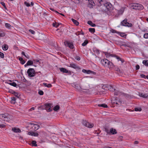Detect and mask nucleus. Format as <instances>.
<instances>
[{
	"label": "nucleus",
	"instance_id": "53",
	"mask_svg": "<svg viewBox=\"0 0 148 148\" xmlns=\"http://www.w3.org/2000/svg\"><path fill=\"white\" fill-rule=\"evenodd\" d=\"M75 59L78 60H79L80 59V58L79 57L77 56L75 58Z\"/></svg>",
	"mask_w": 148,
	"mask_h": 148
},
{
	"label": "nucleus",
	"instance_id": "5",
	"mask_svg": "<svg viewBox=\"0 0 148 148\" xmlns=\"http://www.w3.org/2000/svg\"><path fill=\"white\" fill-rule=\"evenodd\" d=\"M127 21V19H125L121 22V25L131 27L132 26V24L129 23Z\"/></svg>",
	"mask_w": 148,
	"mask_h": 148
},
{
	"label": "nucleus",
	"instance_id": "9",
	"mask_svg": "<svg viewBox=\"0 0 148 148\" xmlns=\"http://www.w3.org/2000/svg\"><path fill=\"white\" fill-rule=\"evenodd\" d=\"M65 46H68L71 49H73L74 48V45L73 44L68 41H65L64 42Z\"/></svg>",
	"mask_w": 148,
	"mask_h": 148
},
{
	"label": "nucleus",
	"instance_id": "24",
	"mask_svg": "<svg viewBox=\"0 0 148 148\" xmlns=\"http://www.w3.org/2000/svg\"><path fill=\"white\" fill-rule=\"evenodd\" d=\"M2 48L3 50L6 51L8 49V46L7 45H4L2 47Z\"/></svg>",
	"mask_w": 148,
	"mask_h": 148
},
{
	"label": "nucleus",
	"instance_id": "47",
	"mask_svg": "<svg viewBox=\"0 0 148 148\" xmlns=\"http://www.w3.org/2000/svg\"><path fill=\"white\" fill-rule=\"evenodd\" d=\"M0 56L1 58H3L4 56V54L0 52Z\"/></svg>",
	"mask_w": 148,
	"mask_h": 148
},
{
	"label": "nucleus",
	"instance_id": "28",
	"mask_svg": "<svg viewBox=\"0 0 148 148\" xmlns=\"http://www.w3.org/2000/svg\"><path fill=\"white\" fill-rule=\"evenodd\" d=\"M5 26L7 28L10 29L12 26L9 23H6L5 24Z\"/></svg>",
	"mask_w": 148,
	"mask_h": 148
},
{
	"label": "nucleus",
	"instance_id": "44",
	"mask_svg": "<svg viewBox=\"0 0 148 148\" xmlns=\"http://www.w3.org/2000/svg\"><path fill=\"white\" fill-rule=\"evenodd\" d=\"M38 94L40 95H42L44 94V92L42 90H40L38 91Z\"/></svg>",
	"mask_w": 148,
	"mask_h": 148
},
{
	"label": "nucleus",
	"instance_id": "45",
	"mask_svg": "<svg viewBox=\"0 0 148 148\" xmlns=\"http://www.w3.org/2000/svg\"><path fill=\"white\" fill-rule=\"evenodd\" d=\"M24 4L25 5H26V6L27 7H29L30 6V5L29 3H28L27 2H24Z\"/></svg>",
	"mask_w": 148,
	"mask_h": 148
},
{
	"label": "nucleus",
	"instance_id": "52",
	"mask_svg": "<svg viewBox=\"0 0 148 148\" xmlns=\"http://www.w3.org/2000/svg\"><path fill=\"white\" fill-rule=\"evenodd\" d=\"M120 35L122 37H124L126 35L124 33H121Z\"/></svg>",
	"mask_w": 148,
	"mask_h": 148
},
{
	"label": "nucleus",
	"instance_id": "50",
	"mask_svg": "<svg viewBox=\"0 0 148 148\" xmlns=\"http://www.w3.org/2000/svg\"><path fill=\"white\" fill-rule=\"evenodd\" d=\"M92 72V71L90 70H87L86 73L87 74H90Z\"/></svg>",
	"mask_w": 148,
	"mask_h": 148
},
{
	"label": "nucleus",
	"instance_id": "32",
	"mask_svg": "<svg viewBox=\"0 0 148 148\" xmlns=\"http://www.w3.org/2000/svg\"><path fill=\"white\" fill-rule=\"evenodd\" d=\"M122 103V101L121 100H117L116 99V105H121Z\"/></svg>",
	"mask_w": 148,
	"mask_h": 148
},
{
	"label": "nucleus",
	"instance_id": "40",
	"mask_svg": "<svg viewBox=\"0 0 148 148\" xmlns=\"http://www.w3.org/2000/svg\"><path fill=\"white\" fill-rule=\"evenodd\" d=\"M113 64L112 63L110 62V63H109L108 65L107 66V67H108L109 68H112L113 67Z\"/></svg>",
	"mask_w": 148,
	"mask_h": 148
},
{
	"label": "nucleus",
	"instance_id": "4",
	"mask_svg": "<svg viewBox=\"0 0 148 148\" xmlns=\"http://www.w3.org/2000/svg\"><path fill=\"white\" fill-rule=\"evenodd\" d=\"M10 116L6 114H0V118L4 120L5 121H9L8 118Z\"/></svg>",
	"mask_w": 148,
	"mask_h": 148
},
{
	"label": "nucleus",
	"instance_id": "42",
	"mask_svg": "<svg viewBox=\"0 0 148 148\" xmlns=\"http://www.w3.org/2000/svg\"><path fill=\"white\" fill-rule=\"evenodd\" d=\"M16 99L15 97H13L12 98L11 100L12 102L14 103H15Z\"/></svg>",
	"mask_w": 148,
	"mask_h": 148
},
{
	"label": "nucleus",
	"instance_id": "3",
	"mask_svg": "<svg viewBox=\"0 0 148 148\" xmlns=\"http://www.w3.org/2000/svg\"><path fill=\"white\" fill-rule=\"evenodd\" d=\"M102 88L106 90H108L112 91L115 90V89L112 86L106 85L103 86Z\"/></svg>",
	"mask_w": 148,
	"mask_h": 148
},
{
	"label": "nucleus",
	"instance_id": "57",
	"mask_svg": "<svg viewBox=\"0 0 148 148\" xmlns=\"http://www.w3.org/2000/svg\"><path fill=\"white\" fill-rule=\"evenodd\" d=\"M82 71L83 73H86L87 71V70H85V69H83L82 70Z\"/></svg>",
	"mask_w": 148,
	"mask_h": 148
},
{
	"label": "nucleus",
	"instance_id": "41",
	"mask_svg": "<svg viewBox=\"0 0 148 148\" xmlns=\"http://www.w3.org/2000/svg\"><path fill=\"white\" fill-rule=\"evenodd\" d=\"M5 35V33L2 32H0V37H3Z\"/></svg>",
	"mask_w": 148,
	"mask_h": 148
},
{
	"label": "nucleus",
	"instance_id": "8",
	"mask_svg": "<svg viewBox=\"0 0 148 148\" xmlns=\"http://www.w3.org/2000/svg\"><path fill=\"white\" fill-rule=\"evenodd\" d=\"M110 61L106 59H103L101 60V63L104 66H107L108 65Z\"/></svg>",
	"mask_w": 148,
	"mask_h": 148
},
{
	"label": "nucleus",
	"instance_id": "17",
	"mask_svg": "<svg viewBox=\"0 0 148 148\" xmlns=\"http://www.w3.org/2000/svg\"><path fill=\"white\" fill-rule=\"evenodd\" d=\"M33 62L32 61L29 60L27 61V63L25 65V66L26 67L27 66L32 65Z\"/></svg>",
	"mask_w": 148,
	"mask_h": 148
},
{
	"label": "nucleus",
	"instance_id": "49",
	"mask_svg": "<svg viewBox=\"0 0 148 148\" xmlns=\"http://www.w3.org/2000/svg\"><path fill=\"white\" fill-rule=\"evenodd\" d=\"M5 126V125L4 124H0V128H3Z\"/></svg>",
	"mask_w": 148,
	"mask_h": 148
},
{
	"label": "nucleus",
	"instance_id": "38",
	"mask_svg": "<svg viewBox=\"0 0 148 148\" xmlns=\"http://www.w3.org/2000/svg\"><path fill=\"white\" fill-rule=\"evenodd\" d=\"M21 54L22 55H24L26 58H28V59H29V56L28 55H26L25 54V53L24 52V51H22V53H21Z\"/></svg>",
	"mask_w": 148,
	"mask_h": 148
},
{
	"label": "nucleus",
	"instance_id": "25",
	"mask_svg": "<svg viewBox=\"0 0 148 148\" xmlns=\"http://www.w3.org/2000/svg\"><path fill=\"white\" fill-rule=\"evenodd\" d=\"M59 25L60 24L59 23H57L56 22L53 23L52 24L53 26L54 27H56V28L58 27Z\"/></svg>",
	"mask_w": 148,
	"mask_h": 148
},
{
	"label": "nucleus",
	"instance_id": "63",
	"mask_svg": "<svg viewBox=\"0 0 148 148\" xmlns=\"http://www.w3.org/2000/svg\"><path fill=\"white\" fill-rule=\"evenodd\" d=\"M55 12H56V13H59H59L58 12L56 11ZM59 14H60V15H61L62 16H64V14H62V13H59Z\"/></svg>",
	"mask_w": 148,
	"mask_h": 148
},
{
	"label": "nucleus",
	"instance_id": "60",
	"mask_svg": "<svg viewBox=\"0 0 148 148\" xmlns=\"http://www.w3.org/2000/svg\"><path fill=\"white\" fill-rule=\"evenodd\" d=\"M1 3L4 7V8L6 7V6L5 5V4L3 2H1Z\"/></svg>",
	"mask_w": 148,
	"mask_h": 148
},
{
	"label": "nucleus",
	"instance_id": "2",
	"mask_svg": "<svg viewBox=\"0 0 148 148\" xmlns=\"http://www.w3.org/2000/svg\"><path fill=\"white\" fill-rule=\"evenodd\" d=\"M27 73L28 74L29 76L30 77H33L34 76L35 74V72L34 69H29L27 71Z\"/></svg>",
	"mask_w": 148,
	"mask_h": 148
},
{
	"label": "nucleus",
	"instance_id": "39",
	"mask_svg": "<svg viewBox=\"0 0 148 148\" xmlns=\"http://www.w3.org/2000/svg\"><path fill=\"white\" fill-rule=\"evenodd\" d=\"M142 109L140 108H134V110L135 111H140Z\"/></svg>",
	"mask_w": 148,
	"mask_h": 148
},
{
	"label": "nucleus",
	"instance_id": "20",
	"mask_svg": "<svg viewBox=\"0 0 148 148\" xmlns=\"http://www.w3.org/2000/svg\"><path fill=\"white\" fill-rule=\"evenodd\" d=\"M9 82H8V84L14 87H16V86L17 84L15 82H12L11 81H9Z\"/></svg>",
	"mask_w": 148,
	"mask_h": 148
},
{
	"label": "nucleus",
	"instance_id": "36",
	"mask_svg": "<svg viewBox=\"0 0 148 148\" xmlns=\"http://www.w3.org/2000/svg\"><path fill=\"white\" fill-rule=\"evenodd\" d=\"M89 31L90 32H91L92 33H93L95 32V28H90L89 29Z\"/></svg>",
	"mask_w": 148,
	"mask_h": 148
},
{
	"label": "nucleus",
	"instance_id": "46",
	"mask_svg": "<svg viewBox=\"0 0 148 148\" xmlns=\"http://www.w3.org/2000/svg\"><path fill=\"white\" fill-rule=\"evenodd\" d=\"M120 94V92L119 91H116L114 93V95H119Z\"/></svg>",
	"mask_w": 148,
	"mask_h": 148
},
{
	"label": "nucleus",
	"instance_id": "19",
	"mask_svg": "<svg viewBox=\"0 0 148 148\" xmlns=\"http://www.w3.org/2000/svg\"><path fill=\"white\" fill-rule=\"evenodd\" d=\"M69 67L73 68L74 69H76L78 68V66L76 64L73 63L70 64Z\"/></svg>",
	"mask_w": 148,
	"mask_h": 148
},
{
	"label": "nucleus",
	"instance_id": "21",
	"mask_svg": "<svg viewBox=\"0 0 148 148\" xmlns=\"http://www.w3.org/2000/svg\"><path fill=\"white\" fill-rule=\"evenodd\" d=\"M87 23L88 24L90 25L92 27H94L96 26V25L95 24L93 23L91 21H88L87 22Z\"/></svg>",
	"mask_w": 148,
	"mask_h": 148
},
{
	"label": "nucleus",
	"instance_id": "56",
	"mask_svg": "<svg viewBox=\"0 0 148 148\" xmlns=\"http://www.w3.org/2000/svg\"><path fill=\"white\" fill-rule=\"evenodd\" d=\"M34 60V63H36V62H39V60H37V59H36V60Z\"/></svg>",
	"mask_w": 148,
	"mask_h": 148
},
{
	"label": "nucleus",
	"instance_id": "1",
	"mask_svg": "<svg viewBox=\"0 0 148 148\" xmlns=\"http://www.w3.org/2000/svg\"><path fill=\"white\" fill-rule=\"evenodd\" d=\"M131 8L135 10H142L143 7V5L139 3H134L131 5Z\"/></svg>",
	"mask_w": 148,
	"mask_h": 148
},
{
	"label": "nucleus",
	"instance_id": "12",
	"mask_svg": "<svg viewBox=\"0 0 148 148\" xmlns=\"http://www.w3.org/2000/svg\"><path fill=\"white\" fill-rule=\"evenodd\" d=\"M31 124L32 125V127L33 129L35 130H37L39 128L40 126L38 125L34 124V123H31Z\"/></svg>",
	"mask_w": 148,
	"mask_h": 148
},
{
	"label": "nucleus",
	"instance_id": "37",
	"mask_svg": "<svg viewBox=\"0 0 148 148\" xmlns=\"http://www.w3.org/2000/svg\"><path fill=\"white\" fill-rule=\"evenodd\" d=\"M12 93L14 94L15 96L17 97L18 98V97L19 96L18 93L16 92H15V91H13Z\"/></svg>",
	"mask_w": 148,
	"mask_h": 148
},
{
	"label": "nucleus",
	"instance_id": "51",
	"mask_svg": "<svg viewBox=\"0 0 148 148\" xmlns=\"http://www.w3.org/2000/svg\"><path fill=\"white\" fill-rule=\"evenodd\" d=\"M136 70H138V69H139L140 68L138 64L136 66Z\"/></svg>",
	"mask_w": 148,
	"mask_h": 148
},
{
	"label": "nucleus",
	"instance_id": "29",
	"mask_svg": "<svg viewBox=\"0 0 148 148\" xmlns=\"http://www.w3.org/2000/svg\"><path fill=\"white\" fill-rule=\"evenodd\" d=\"M98 106L99 107H103V108H105L108 107L107 105L106 104H104V103L101 104H99L98 105Z\"/></svg>",
	"mask_w": 148,
	"mask_h": 148
},
{
	"label": "nucleus",
	"instance_id": "23",
	"mask_svg": "<svg viewBox=\"0 0 148 148\" xmlns=\"http://www.w3.org/2000/svg\"><path fill=\"white\" fill-rule=\"evenodd\" d=\"M43 85L45 87H47L48 88H51L52 86V85L51 84H48L45 83H43Z\"/></svg>",
	"mask_w": 148,
	"mask_h": 148
},
{
	"label": "nucleus",
	"instance_id": "15",
	"mask_svg": "<svg viewBox=\"0 0 148 148\" xmlns=\"http://www.w3.org/2000/svg\"><path fill=\"white\" fill-rule=\"evenodd\" d=\"M12 130L15 133H20L21 132V130L19 128L13 127L12 128Z\"/></svg>",
	"mask_w": 148,
	"mask_h": 148
},
{
	"label": "nucleus",
	"instance_id": "13",
	"mask_svg": "<svg viewBox=\"0 0 148 148\" xmlns=\"http://www.w3.org/2000/svg\"><path fill=\"white\" fill-rule=\"evenodd\" d=\"M59 69L61 72L63 73H71L70 71H68L66 69L63 67L60 68Z\"/></svg>",
	"mask_w": 148,
	"mask_h": 148
},
{
	"label": "nucleus",
	"instance_id": "7",
	"mask_svg": "<svg viewBox=\"0 0 148 148\" xmlns=\"http://www.w3.org/2000/svg\"><path fill=\"white\" fill-rule=\"evenodd\" d=\"M45 109L47 112H50L52 110L51 108L52 105L51 103H46L44 105Z\"/></svg>",
	"mask_w": 148,
	"mask_h": 148
},
{
	"label": "nucleus",
	"instance_id": "10",
	"mask_svg": "<svg viewBox=\"0 0 148 148\" xmlns=\"http://www.w3.org/2000/svg\"><path fill=\"white\" fill-rule=\"evenodd\" d=\"M88 2V7L90 8H92L93 7L95 6V4L93 0H89Z\"/></svg>",
	"mask_w": 148,
	"mask_h": 148
},
{
	"label": "nucleus",
	"instance_id": "62",
	"mask_svg": "<svg viewBox=\"0 0 148 148\" xmlns=\"http://www.w3.org/2000/svg\"><path fill=\"white\" fill-rule=\"evenodd\" d=\"M138 141H134V143L135 144H138Z\"/></svg>",
	"mask_w": 148,
	"mask_h": 148
},
{
	"label": "nucleus",
	"instance_id": "34",
	"mask_svg": "<svg viewBox=\"0 0 148 148\" xmlns=\"http://www.w3.org/2000/svg\"><path fill=\"white\" fill-rule=\"evenodd\" d=\"M59 106L58 105H56L53 108V110L54 111H56L59 109Z\"/></svg>",
	"mask_w": 148,
	"mask_h": 148
},
{
	"label": "nucleus",
	"instance_id": "31",
	"mask_svg": "<svg viewBox=\"0 0 148 148\" xmlns=\"http://www.w3.org/2000/svg\"><path fill=\"white\" fill-rule=\"evenodd\" d=\"M115 57L116 59H117L118 61L120 60L121 61L122 63L124 62V61L123 60L121 59L119 57L117 56H115Z\"/></svg>",
	"mask_w": 148,
	"mask_h": 148
},
{
	"label": "nucleus",
	"instance_id": "33",
	"mask_svg": "<svg viewBox=\"0 0 148 148\" xmlns=\"http://www.w3.org/2000/svg\"><path fill=\"white\" fill-rule=\"evenodd\" d=\"M19 60L21 61V63L22 64H23L25 63V60H23V58H19Z\"/></svg>",
	"mask_w": 148,
	"mask_h": 148
},
{
	"label": "nucleus",
	"instance_id": "30",
	"mask_svg": "<svg viewBox=\"0 0 148 148\" xmlns=\"http://www.w3.org/2000/svg\"><path fill=\"white\" fill-rule=\"evenodd\" d=\"M36 142L35 140H33L32 142V146L36 147L37 145L36 144Z\"/></svg>",
	"mask_w": 148,
	"mask_h": 148
},
{
	"label": "nucleus",
	"instance_id": "58",
	"mask_svg": "<svg viewBox=\"0 0 148 148\" xmlns=\"http://www.w3.org/2000/svg\"><path fill=\"white\" fill-rule=\"evenodd\" d=\"M35 108H34V107H32L29 110V111H32L33 110H34Z\"/></svg>",
	"mask_w": 148,
	"mask_h": 148
},
{
	"label": "nucleus",
	"instance_id": "26",
	"mask_svg": "<svg viewBox=\"0 0 148 148\" xmlns=\"http://www.w3.org/2000/svg\"><path fill=\"white\" fill-rule=\"evenodd\" d=\"M111 101L112 103L113 104H116V99L114 97H113L111 99Z\"/></svg>",
	"mask_w": 148,
	"mask_h": 148
},
{
	"label": "nucleus",
	"instance_id": "35",
	"mask_svg": "<svg viewBox=\"0 0 148 148\" xmlns=\"http://www.w3.org/2000/svg\"><path fill=\"white\" fill-rule=\"evenodd\" d=\"M88 43V41L87 40H85L84 42L82 44V45L83 46H85Z\"/></svg>",
	"mask_w": 148,
	"mask_h": 148
},
{
	"label": "nucleus",
	"instance_id": "11",
	"mask_svg": "<svg viewBox=\"0 0 148 148\" xmlns=\"http://www.w3.org/2000/svg\"><path fill=\"white\" fill-rule=\"evenodd\" d=\"M73 86L76 88L78 91H79L82 88L80 85L79 84H74L73 85Z\"/></svg>",
	"mask_w": 148,
	"mask_h": 148
},
{
	"label": "nucleus",
	"instance_id": "14",
	"mask_svg": "<svg viewBox=\"0 0 148 148\" xmlns=\"http://www.w3.org/2000/svg\"><path fill=\"white\" fill-rule=\"evenodd\" d=\"M28 134L29 135L35 136H37L38 135V133L31 132H29Z\"/></svg>",
	"mask_w": 148,
	"mask_h": 148
},
{
	"label": "nucleus",
	"instance_id": "6",
	"mask_svg": "<svg viewBox=\"0 0 148 148\" xmlns=\"http://www.w3.org/2000/svg\"><path fill=\"white\" fill-rule=\"evenodd\" d=\"M82 124L86 127L90 128H92L94 126L93 124L89 123L87 122L86 121H82Z\"/></svg>",
	"mask_w": 148,
	"mask_h": 148
},
{
	"label": "nucleus",
	"instance_id": "55",
	"mask_svg": "<svg viewBox=\"0 0 148 148\" xmlns=\"http://www.w3.org/2000/svg\"><path fill=\"white\" fill-rule=\"evenodd\" d=\"M123 138V137L122 136H120L119 137V139L121 140H122Z\"/></svg>",
	"mask_w": 148,
	"mask_h": 148
},
{
	"label": "nucleus",
	"instance_id": "16",
	"mask_svg": "<svg viewBox=\"0 0 148 148\" xmlns=\"http://www.w3.org/2000/svg\"><path fill=\"white\" fill-rule=\"evenodd\" d=\"M110 132L112 134H115L117 133L115 129L113 128H111L110 129Z\"/></svg>",
	"mask_w": 148,
	"mask_h": 148
},
{
	"label": "nucleus",
	"instance_id": "61",
	"mask_svg": "<svg viewBox=\"0 0 148 148\" xmlns=\"http://www.w3.org/2000/svg\"><path fill=\"white\" fill-rule=\"evenodd\" d=\"M105 55L106 56H109V54L108 53H106Z\"/></svg>",
	"mask_w": 148,
	"mask_h": 148
},
{
	"label": "nucleus",
	"instance_id": "59",
	"mask_svg": "<svg viewBox=\"0 0 148 148\" xmlns=\"http://www.w3.org/2000/svg\"><path fill=\"white\" fill-rule=\"evenodd\" d=\"M111 32L112 33H116V31L115 30H113V29H112L111 30Z\"/></svg>",
	"mask_w": 148,
	"mask_h": 148
},
{
	"label": "nucleus",
	"instance_id": "27",
	"mask_svg": "<svg viewBox=\"0 0 148 148\" xmlns=\"http://www.w3.org/2000/svg\"><path fill=\"white\" fill-rule=\"evenodd\" d=\"M143 63L145 66H148V60H144L143 61Z\"/></svg>",
	"mask_w": 148,
	"mask_h": 148
},
{
	"label": "nucleus",
	"instance_id": "64",
	"mask_svg": "<svg viewBox=\"0 0 148 148\" xmlns=\"http://www.w3.org/2000/svg\"><path fill=\"white\" fill-rule=\"evenodd\" d=\"M79 32L81 34H82V35H84V33L82 32V30L80 32Z\"/></svg>",
	"mask_w": 148,
	"mask_h": 148
},
{
	"label": "nucleus",
	"instance_id": "54",
	"mask_svg": "<svg viewBox=\"0 0 148 148\" xmlns=\"http://www.w3.org/2000/svg\"><path fill=\"white\" fill-rule=\"evenodd\" d=\"M140 76L141 77L143 78H145L146 77L145 75L144 74H141L140 75Z\"/></svg>",
	"mask_w": 148,
	"mask_h": 148
},
{
	"label": "nucleus",
	"instance_id": "22",
	"mask_svg": "<svg viewBox=\"0 0 148 148\" xmlns=\"http://www.w3.org/2000/svg\"><path fill=\"white\" fill-rule=\"evenodd\" d=\"M71 20L73 23L76 26H77L79 25V23L77 20L74 19L73 18H72L71 19Z\"/></svg>",
	"mask_w": 148,
	"mask_h": 148
},
{
	"label": "nucleus",
	"instance_id": "48",
	"mask_svg": "<svg viewBox=\"0 0 148 148\" xmlns=\"http://www.w3.org/2000/svg\"><path fill=\"white\" fill-rule=\"evenodd\" d=\"M29 31L32 34H34L35 33V32L32 29H29Z\"/></svg>",
	"mask_w": 148,
	"mask_h": 148
},
{
	"label": "nucleus",
	"instance_id": "18",
	"mask_svg": "<svg viewBox=\"0 0 148 148\" xmlns=\"http://www.w3.org/2000/svg\"><path fill=\"white\" fill-rule=\"evenodd\" d=\"M139 95L142 97L148 99V95L147 94L143 93H141L139 94Z\"/></svg>",
	"mask_w": 148,
	"mask_h": 148
},
{
	"label": "nucleus",
	"instance_id": "43",
	"mask_svg": "<svg viewBox=\"0 0 148 148\" xmlns=\"http://www.w3.org/2000/svg\"><path fill=\"white\" fill-rule=\"evenodd\" d=\"M144 37L145 38H148V33H145L144 34Z\"/></svg>",
	"mask_w": 148,
	"mask_h": 148
}]
</instances>
